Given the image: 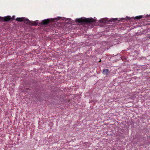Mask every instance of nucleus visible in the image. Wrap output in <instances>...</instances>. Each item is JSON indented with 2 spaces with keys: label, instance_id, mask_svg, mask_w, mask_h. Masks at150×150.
Listing matches in <instances>:
<instances>
[{
  "label": "nucleus",
  "instance_id": "7",
  "mask_svg": "<svg viewBox=\"0 0 150 150\" xmlns=\"http://www.w3.org/2000/svg\"><path fill=\"white\" fill-rule=\"evenodd\" d=\"M38 21L36 20L33 22V23H31V25H38Z\"/></svg>",
  "mask_w": 150,
  "mask_h": 150
},
{
  "label": "nucleus",
  "instance_id": "9",
  "mask_svg": "<svg viewBox=\"0 0 150 150\" xmlns=\"http://www.w3.org/2000/svg\"><path fill=\"white\" fill-rule=\"evenodd\" d=\"M143 17L142 16H137L135 17V18L137 19H140Z\"/></svg>",
  "mask_w": 150,
  "mask_h": 150
},
{
  "label": "nucleus",
  "instance_id": "11",
  "mask_svg": "<svg viewBox=\"0 0 150 150\" xmlns=\"http://www.w3.org/2000/svg\"><path fill=\"white\" fill-rule=\"evenodd\" d=\"M149 39H150V36L149 37Z\"/></svg>",
  "mask_w": 150,
  "mask_h": 150
},
{
  "label": "nucleus",
  "instance_id": "2",
  "mask_svg": "<svg viewBox=\"0 0 150 150\" xmlns=\"http://www.w3.org/2000/svg\"><path fill=\"white\" fill-rule=\"evenodd\" d=\"M62 18L61 17H58L57 18H53L47 19H45L42 21V23L43 24H46L48 23L51 22H54V21H57V20Z\"/></svg>",
  "mask_w": 150,
  "mask_h": 150
},
{
  "label": "nucleus",
  "instance_id": "8",
  "mask_svg": "<svg viewBox=\"0 0 150 150\" xmlns=\"http://www.w3.org/2000/svg\"><path fill=\"white\" fill-rule=\"evenodd\" d=\"M109 71V70L108 69H105L103 70V73L104 74L106 75L108 74Z\"/></svg>",
  "mask_w": 150,
  "mask_h": 150
},
{
  "label": "nucleus",
  "instance_id": "3",
  "mask_svg": "<svg viewBox=\"0 0 150 150\" xmlns=\"http://www.w3.org/2000/svg\"><path fill=\"white\" fill-rule=\"evenodd\" d=\"M15 18L14 16H13L12 17L11 16H7L4 18V20L5 21H8L10 20H14Z\"/></svg>",
  "mask_w": 150,
  "mask_h": 150
},
{
  "label": "nucleus",
  "instance_id": "10",
  "mask_svg": "<svg viewBox=\"0 0 150 150\" xmlns=\"http://www.w3.org/2000/svg\"><path fill=\"white\" fill-rule=\"evenodd\" d=\"M126 18H127V19H128V17H127Z\"/></svg>",
  "mask_w": 150,
  "mask_h": 150
},
{
  "label": "nucleus",
  "instance_id": "4",
  "mask_svg": "<svg viewBox=\"0 0 150 150\" xmlns=\"http://www.w3.org/2000/svg\"><path fill=\"white\" fill-rule=\"evenodd\" d=\"M112 21L110 20H109L107 18H104L100 19V23H106L110 21L112 22Z\"/></svg>",
  "mask_w": 150,
  "mask_h": 150
},
{
  "label": "nucleus",
  "instance_id": "1",
  "mask_svg": "<svg viewBox=\"0 0 150 150\" xmlns=\"http://www.w3.org/2000/svg\"><path fill=\"white\" fill-rule=\"evenodd\" d=\"M75 21L80 23H90L91 22H96V20L93 18H86L83 17L81 18H76L75 20Z\"/></svg>",
  "mask_w": 150,
  "mask_h": 150
},
{
  "label": "nucleus",
  "instance_id": "6",
  "mask_svg": "<svg viewBox=\"0 0 150 150\" xmlns=\"http://www.w3.org/2000/svg\"><path fill=\"white\" fill-rule=\"evenodd\" d=\"M25 19L24 17H21V18H17L16 20L17 21H18L19 22H21L22 21H23V20Z\"/></svg>",
  "mask_w": 150,
  "mask_h": 150
},
{
  "label": "nucleus",
  "instance_id": "5",
  "mask_svg": "<svg viewBox=\"0 0 150 150\" xmlns=\"http://www.w3.org/2000/svg\"><path fill=\"white\" fill-rule=\"evenodd\" d=\"M23 21L25 23L29 25L31 24V22L27 18H25V19L23 20Z\"/></svg>",
  "mask_w": 150,
  "mask_h": 150
}]
</instances>
